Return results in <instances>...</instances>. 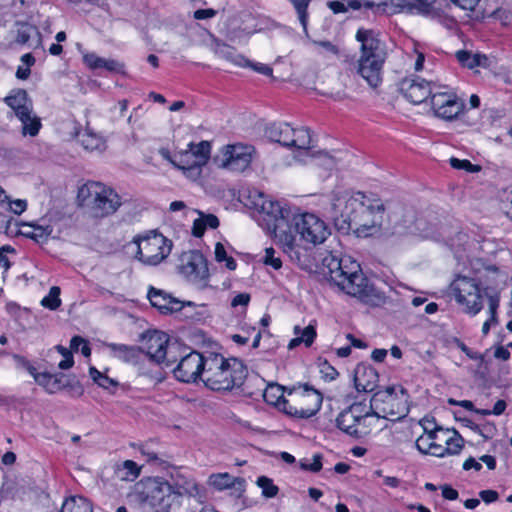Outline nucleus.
<instances>
[{"label":"nucleus","mask_w":512,"mask_h":512,"mask_svg":"<svg viewBox=\"0 0 512 512\" xmlns=\"http://www.w3.org/2000/svg\"><path fill=\"white\" fill-rule=\"evenodd\" d=\"M356 40L361 44L360 57H381L379 53L380 40L378 34L371 29L359 28L356 32Z\"/></svg>","instance_id":"393cba45"},{"label":"nucleus","mask_w":512,"mask_h":512,"mask_svg":"<svg viewBox=\"0 0 512 512\" xmlns=\"http://www.w3.org/2000/svg\"><path fill=\"white\" fill-rule=\"evenodd\" d=\"M450 165L454 169L465 170L469 173H475L480 171V166L472 164L469 160L450 158Z\"/></svg>","instance_id":"6e6d98bb"},{"label":"nucleus","mask_w":512,"mask_h":512,"mask_svg":"<svg viewBox=\"0 0 512 512\" xmlns=\"http://www.w3.org/2000/svg\"><path fill=\"white\" fill-rule=\"evenodd\" d=\"M289 226L296 245L292 251L284 252L303 267L308 261L309 250L323 244L331 235V229L324 219L312 212L294 215Z\"/></svg>","instance_id":"20e7f679"},{"label":"nucleus","mask_w":512,"mask_h":512,"mask_svg":"<svg viewBox=\"0 0 512 512\" xmlns=\"http://www.w3.org/2000/svg\"><path fill=\"white\" fill-rule=\"evenodd\" d=\"M450 2L463 11L472 13L475 12L481 0H450Z\"/></svg>","instance_id":"052dcab7"},{"label":"nucleus","mask_w":512,"mask_h":512,"mask_svg":"<svg viewBox=\"0 0 512 512\" xmlns=\"http://www.w3.org/2000/svg\"><path fill=\"white\" fill-rule=\"evenodd\" d=\"M256 483L261 488L262 494L266 498H273L277 495L278 487L273 484V481L270 478L260 476Z\"/></svg>","instance_id":"8fccbe9b"},{"label":"nucleus","mask_w":512,"mask_h":512,"mask_svg":"<svg viewBox=\"0 0 512 512\" xmlns=\"http://www.w3.org/2000/svg\"><path fill=\"white\" fill-rule=\"evenodd\" d=\"M77 198L82 205L88 206L96 217L114 214L122 205L131 200L128 194H119L113 188L96 181L83 184Z\"/></svg>","instance_id":"0eeeda50"},{"label":"nucleus","mask_w":512,"mask_h":512,"mask_svg":"<svg viewBox=\"0 0 512 512\" xmlns=\"http://www.w3.org/2000/svg\"><path fill=\"white\" fill-rule=\"evenodd\" d=\"M206 229L207 228L205 227V223H203V220L201 219L200 216H199V218L194 220L193 227H192V233L195 237H201L204 234Z\"/></svg>","instance_id":"0e129e2a"},{"label":"nucleus","mask_w":512,"mask_h":512,"mask_svg":"<svg viewBox=\"0 0 512 512\" xmlns=\"http://www.w3.org/2000/svg\"><path fill=\"white\" fill-rule=\"evenodd\" d=\"M378 5L379 0H331L327 2V7L334 14H345L349 11L372 9Z\"/></svg>","instance_id":"bb28decb"},{"label":"nucleus","mask_w":512,"mask_h":512,"mask_svg":"<svg viewBox=\"0 0 512 512\" xmlns=\"http://www.w3.org/2000/svg\"><path fill=\"white\" fill-rule=\"evenodd\" d=\"M21 122V133L23 136L35 137L39 134L42 127L41 119L33 112L25 113L23 118L17 117Z\"/></svg>","instance_id":"58836bf2"},{"label":"nucleus","mask_w":512,"mask_h":512,"mask_svg":"<svg viewBox=\"0 0 512 512\" xmlns=\"http://www.w3.org/2000/svg\"><path fill=\"white\" fill-rule=\"evenodd\" d=\"M215 15L216 12L213 9H198L194 12V18L197 20L212 18Z\"/></svg>","instance_id":"774afa93"},{"label":"nucleus","mask_w":512,"mask_h":512,"mask_svg":"<svg viewBox=\"0 0 512 512\" xmlns=\"http://www.w3.org/2000/svg\"><path fill=\"white\" fill-rule=\"evenodd\" d=\"M60 512H93V508L86 498L72 496L63 502Z\"/></svg>","instance_id":"ea45409f"},{"label":"nucleus","mask_w":512,"mask_h":512,"mask_svg":"<svg viewBox=\"0 0 512 512\" xmlns=\"http://www.w3.org/2000/svg\"><path fill=\"white\" fill-rule=\"evenodd\" d=\"M322 275L334 286L351 296H363L368 292V280L360 265L350 257L338 258L328 253L322 260Z\"/></svg>","instance_id":"39448f33"},{"label":"nucleus","mask_w":512,"mask_h":512,"mask_svg":"<svg viewBox=\"0 0 512 512\" xmlns=\"http://www.w3.org/2000/svg\"><path fill=\"white\" fill-rule=\"evenodd\" d=\"M289 396V403H284V407L287 408L286 414L291 417L308 419L321 409L322 394L308 385L292 389Z\"/></svg>","instance_id":"2eb2a0df"},{"label":"nucleus","mask_w":512,"mask_h":512,"mask_svg":"<svg viewBox=\"0 0 512 512\" xmlns=\"http://www.w3.org/2000/svg\"><path fill=\"white\" fill-rule=\"evenodd\" d=\"M250 302V295L248 293H239L233 297L231 306L236 308L238 306L247 307Z\"/></svg>","instance_id":"e2e57ef3"},{"label":"nucleus","mask_w":512,"mask_h":512,"mask_svg":"<svg viewBox=\"0 0 512 512\" xmlns=\"http://www.w3.org/2000/svg\"><path fill=\"white\" fill-rule=\"evenodd\" d=\"M455 56L463 67L469 69L477 67L487 68L489 66L488 57L482 53H472L467 50H459L456 52Z\"/></svg>","instance_id":"f704fd0d"},{"label":"nucleus","mask_w":512,"mask_h":512,"mask_svg":"<svg viewBox=\"0 0 512 512\" xmlns=\"http://www.w3.org/2000/svg\"><path fill=\"white\" fill-rule=\"evenodd\" d=\"M266 135L271 141L291 149L293 158L302 164H314L332 170L346 156L341 151L331 154L316 150L310 130L304 127L293 128L288 123H273L267 127Z\"/></svg>","instance_id":"f03ea898"},{"label":"nucleus","mask_w":512,"mask_h":512,"mask_svg":"<svg viewBox=\"0 0 512 512\" xmlns=\"http://www.w3.org/2000/svg\"><path fill=\"white\" fill-rule=\"evenodd\" d=\"M263 398L267 404L273 405L286 414L287 408L284 403H289V399L284 397V388L275 383L268 384L263 392Z\"/></svg>","instance_id":"72a5a7b5"},{"label":"nucleus","mask_w":512,"mask_h":512,"mask_svg":"<svg viewBox=\"0 0 512 512\" xmlns=\"http://www.w3.org/2000/svg\"><path fill=\"white\" fill-rule=\"evenodd\" d=\"M206 357L199 352L191 351L182 356L177 366L173 369L175 378L184 383L196 382L200 377L204 378Z\"/></svg>","instance_id":"6ab92c4d"},{"label":"nucleus","mask_w":512,"mask_h":512,"mask_svg":"<svg viewBox=\"0 0 512 512\" xmlns=\"http://www.w3.org/2000/svg\"><path fill=\"white\" fill-rule=\"evenodd\" d=\"M479 496L487 504L495 502L498 499V493L495 490H482Z\"/></svg>","instance_id":"69168bd1"},{"label":"nucleus","mask_w":512,"mask_h":512,"mask_svg":"<svg viewBox=\"0 0 512 512\" xmlns=\"http://www.w3.org/2000/svg\"><path fill=\"white\" fill-rule=\"evenodd\" d=\"M83 62L92 70L105 69L107 71H120L123 68V65L116 60L99 57L93 52L83 53Z\"/></svg>","instance_id":"2f4dec72"},{"label":"nucleus","mask_w":512,"mask_h":512,"mask_svg":"<svg viewBox=\"0 0 512 512\" xmlns=\"http://www.w3.org/2000/svg\"><path fill=\"white\" fill-rule=\"evenodd\" d=\"M136 494L144 512H175L180 506L168 481L161 477L141 480Z\"/></svg>","instance_id":"6e6552de"},{"label":"nucleus","mask_w":512,"mask_h":512,"mask_svg":"<svg viewBox=\"0 0 512 512\" xmlns=\"http://www.w3.org/2000/svg\"><path fill=\"white\" fill-rule=\"evenodd\" d=\"M89 375L95 384L105 390L115 389L118 386V382L115 379L110 378L93 366L89 368Z\"/></svg>","instance_id":"79ce46f5"},{"label":"nucleus","mask_w":512,"mask_h":512,"mask_svg":"<svg viewBox=\"0 0 512 512\" xmlns=\"http://www.w3.org/2000/svg\"><path fill=\"white\" fill-rule=\"evenodd\" d=\"M211 153V145L208 141H201L197 144L189 143L187 149L170 154L162 150L161 155L168 160L175 168L190 181L200 179L203 167L208 163Z\"/></svg>","instance_id":"1a4fd4ad"},{"label":"nucleus","mask_w":512,"mask_h":512,"mask_svg":"<svg viewBox=\"0 0 512 512\" xmlns=\"http://www.w3.org/2000/svg\"><path fill=\"white\" fill-rule=\"evenodd\" d=\"M431 426H433V424L429 421H425L423 423L424 432L417 438L416 447L423 454H429L438 457L441 455L442 449L439 446L433 444L434 442L432 441L433 439L430 429Z\"/></svg>","instance_id":"7c9ffc66"},{"label":"nucleus","mask_w":512,"mask_h":512,"mask_svg":"<svg viewBox=\"0 0 512 512\" xmlns=\"http://www.w3.org/2000/svg\"><path fill=\"white\" fill-rule=\"evenodd\" d=\"M254 148L250 145L232 144L222 147L216 156V162L222 168L243 172L252 161Z\"/></svg>","instance_id":"f3484780"},{"label":"nucleus","mask_w":512,"mask_h":512,"mask_svg":"<svg viewBox=\"0 0 512 512\" xmlns=\"http://www.w3.org/2000/svg\"><path fill=\"white\" fill-rule=\"evenodd\" d=\"M431 429V435H432V441L433 444L439 446L441 449H444L445 444L449 441L450 437V430L443 429L441 427H430Z\"/></svg>","instance_id":"603ef678"},{"label":"nucleus","mask_w":512,"mask_h":512,"mask_svg":"<svg viewBox=\"0 0 512 512\" xmlns=\"http://www.w3.org/2000/svg\"><path fill=\"white\" fill-rule=\"evenodd\" d=\"M79 350L85 357H89L91 355V349L88 342L80 336H74L70 342V351L78 352Z\"/></svg>","instance_id":"5fc2aeb1"},{"label":"nucleus","mask_w":512,"mask_h":512,"mask_svg":"<svg viewBox=\"0 0 512 512\" xmlns=\"http://www.w3.org/2000/svg\"><path fill=\"white\" fill-rule=\"evenodd\" d=\"M430 104L434 115L445 121L456 119L465 108L464 101L452 88L445 85H437Z\"/></svg>","instance_id":"dca6fc26"},{"label":"nucleus","mask_w":512,"mask_h":512,"mask_svg":"<svg viewBox=\"0 0 512 512\" xmlns=\"http://www.w3.org/2000/svg\"><path fill=\"white\" fill-rule=\"evenodd\" d=\"M491 16L503 26H510L512 24V11L507 8H498Z\"/></svg>","instance_id":"bf43d9fd"},{"label":"nucleus","mask_w":512,"mask_h":512,"mask_svg":"<svg viewBox=\"0 0 512 512\" xmlns=\"http://www.w3.org/2000/svg\"><path fill=\"white\" fill-rule=\"evenodd\" d=\"M200 217L203 220V223H205L206 228L215 229L219 226L218 218L212 214L203 215L200 213Z\"/></svg>","instance_id":"338daca9"},{"label":"nucleus","mask_w":512,"mask_h":512,"mask_svg":"<svg viewBox=\"0 0 512 512\" xmlns=\"http://www.w3.org/2000/svg\"><path fill=\"white\" fill-rule=\"evenodd\" d=\"M179 345L171 343L168 334L158 331L149 330L145 332L140 341L139 350L143 352L150 361L170 366L177 361L175 352L178 351Z\"/></svg>","instance_id":"ddd939ff"},{"label":"nucleus","mask_w":512,"mask_h":512,"mask_svg":"<svg viewBox=\"0 0 512 512\" xmlns=\"http://www.w3.org/2000/svg\"><path fill=\"white\" fill-rule=\"evenodd\" d=\"M433 1L434 0H401V3L398 5L410 13L430 17L433 15Z\"/></svg>","instance_id":"4c0bfd02"},{"label":"nucleus","mask_w":512,"mask_h":512,"mask_svg":"<svg viewBox=\"0 0 512 512\" xmlns=\"http://www.w3.org/2000/svg\"><path fill=\"white\" fill-rule=\"evenodd\" d=\"M148 299L153 307L162 314H171L182 310L185 303L173 297L167 292L150 287L148 291Z\"/></svg>","instance_id":"5701e85b"},{"label":"nucleus","mask_w":512,"mask_h":512,"mask_svg":"<svg viewBox=\"0 0 512 512\" xmlns=\"http://www.w3.org/2000/svg\"><path fill=\"white\" fill-rule=\"evenodd\" d=\"M79 142L87 151L103 152L106 149L105 139L92 129L87 127L82 133L79 134Z\"/></svg>","instance_id":"c9c22d12"},{"label":"nucleus","mask_w":512,"mask_h":512,"mask_svg":"<svg viewBox=\"0 0 512 512\" xmlns=\"http://www.w3.org/2000/svg\"><path fill=\"white\" fill-rule=\"evenodd\" d=\"M385 207L372 193L335 191L331 217L339 230H351L357 237L376 234L383 223Z\"/></svg>","instance_id":"f257e3e1"},{"label":"nucleus","mask_w":512,"mask_h":512,"mask_svg":"<svg viewBox=\"0 0 512 512\" xmlns=\"http://www.w3.org/2000/svg\"><path fill=\"white\" fill-rule=\"evenodd\" d=\"M55 349L62 355L63 359L59 362L58 367L62 370H67L71 368L74 364V359L72 353L69 349L57 345Z\"/></svg>","instance_id":"13d9d810"},{"label":"nucleus","mask_w":512,"mask_h":512,"mask_svg":"<svg viewBox=\"0 0 512 512\" xmlns=\"http://www.w3.org/2000/svg\"><path fill=\"white\" fill-rule=\"evenodd\" d=\"M300 467L305 471L319 472L322 469V456L314 454L311 458L301 459Z\"/></svg>","instance_id":"864d4df0"},{"label":"nucleus","mask_w":512,"mask_h":512,"mask_svg":"<svg viewBox=\"0 0 512 512\" xmlns=\"http://www.w3.org/2000/svg\"><path fill=\"white\" fill-rule=\"evenodd\" d=\"M378 379V373L371 366L359 364L355 368L354 383L359 392H372L377 386Z\"/></svg>","instance_id":"b1692460"},{"label":"nucleus","mask_w":512,"mask_h":512,"mask_svg":"<svg viewBox=\"0 0 512 512\" xmlns=\"http://www.w3.org/2000/svg\"><path fill=\"white\" fill-rule=\"evenodd\" d=\"M246 206L255 211L259 226L279 242L283 251L293 250L296 244L287 219L288 211L278 201L258 190H252L248 194Z\"/></svg>","instance_id":"7ed1b4c3"},{"label":"nucleus","mask_w":512,"mask_h":512,"mask_svg":"<svg viewBox=\"0 0 512 512\" xmlns=\"http://www.w3.org/2000/svg\"><path fill=\"white\" fill-rule=\"evenodd\" d=\"M486 289L493 288H481L476 279L460 275L449 286L451 297L461 307V310L470 316H476L483 309Z\"/></svg>","instance_id":"f8f14e48"},{"label":"nucleus","mask_w":512,"mask_h":512,"mask_svg":"<svg viewBox=\"0 0 512 512\" xmlns=\"http://www.w3.org/2000/svg\"><path fill=\"white\" fill-rule=\"evenodd\" d=\"M485 296L488 301L489 318L483 323L482 332L488 334L491 325L497 323V310L500 303V292L497 289H486Z\"/></svg>","instance_id":"473e14b6"},{"label":"nucleus","mask_w":512,"mask_h":512,"mask_svg":"<svg viewBox=\"0 0 512 512\" xmlns=\"http://www.w3.org/2000/svg\"><path fill=\"white\" fill-rule=\"evenodd\" d=\"M117 476L122 480L133 481L140 473L137 464L132 460H126L116 470Z\"/></svg>","instance_id":"37998d69"},{"label":"nucleus","mask_w":512,"mask_h":512,"mask_svg":"<svg viewBox=\"0 0 512 512\" xmlns=\"http://www.w3.org/2000/svg\"><path fill=\"white\" fill-rule=\"evenodd\" d=\"M377 425L378 417L363 402L353 403L336 417V426L354 438L368 435Z\"/></svg>","instance_id":"9b49d317"},{"label":"nucleus","mask_w":512,"mask_h":512,"mask_svg":"<svg viewBox=\"0 0 512 512\" xmlns=\"http://www.w3.org/2000/svg\"><path fill=\"white\" fill-rule=\"evenodd\" d=\"M312 0H290L292 3L297 15L299 22L303 28V31L307 33V26H308V6Z\"/></svg>","instance_id":"a18cd8bd"},{"label":"nucleus","mask_w":512,"mask_h":512,"mask_svg":"<svg viewBox=\"0 0 512 512\" xmlns=\"http://www.w3.org/2000/svg\"><path fill=\"white\" fill-rule=\"evenodd\" d=\"M449 441L445 444L444 449L439 457L446 455H456L463 448V439L456 431H450Z\"/></svg>","instance_id":"c03bdc74"},{"label":"nucleus","mask_w":512,"mask_h":512,"mask_svg":"<svg viewBox=\"0 0 512 512\" xmlns=\"http://www.w3.org/2000/svg\"><path fill=\"white\" fill-rule=\"evenodd\" d=\"M383 63L384 59L382 57H360L357 62V73L369 86L376 88L382 82Z\"/></svg>","instance_id":"4be33fe9"},{"label":"nucleus","mask_w":512,"mask_h":512,"mask_svg":"<svg viewBox=\"0 0 512 512\" xmlns=\"http://www.w3.org/2000/svg\"><path fill=\"white\" fill-rule=\"evenodd\" d=\"M31 228V232L27 235L37 242L45 241L53 232V228L49 224H33Z\"/></svg>","instance_id":"49530a36"},{"label":"nucleus","mask_w":512,"mask_h":512,"mask_svg":"<svg viewBox=\"0 0 512 512\" xmlns=\"http://www.w3.org/2000/svg\"><path fill=\"white\" fill-rule=\"evenodd\" d=\"M109 348L114 357L128 363H134L139 352V348L124 344H110Z\"/></svg>","instance_id":"a19ab883"},{"label":"nucleus","mask_w":512,"mask_h":512,"mask_svg":"<svg viewBox=\"0 0 512 512\" xmlns=\"http://www.w3.org/2000/svg\"><path fill=\"white\" fill-rule=\"evenodd\" d=\"M214 254H215V259L217 262H219V263L224 262L225 266L229 270L236 269V267H237L236 261L234 260L233 257L227 255L225 247L220 242L216 243Z\"/></svg>","instance_id":"09e8293b"},{"label":"nucleus","mask_w":512,"mask_h":512,"mask_svg":"<svg viewBox=\"0 0 512 512\" xmlns=\"http://www.w3.org/2000/svg\"><path fill=\"white\" fill-rule=\"evenodd\" d=\"M4 102L13 110L16 117L23 118L25 113L33 111L32 101L27 92L23 89L11 91L10 94L4 98Z\"/></svg>","instance_id":"a878e982"},{"label":"nucleus","mask_w":512,"mask_h":512,"mask_svg":"<svg viewBox=\"0 0 512 512\" xmlns=\"http://www.w3.org/2000/svg\"><path fill=\"white\" fill-rule=\"evenodd\" d=\"M262 262L275 270H279L282 267V260L276 255V251L273 247L265 248Z\"/></svg>","instance_id":"3c124183"},{"label":"nucleus","mask_w":512,"mask_h":512,"mask_svg":"<svg viewBox=\"0 0 512 512\" xmlns=\"http://www.w3.org/2000/svg\"><path fill=\"white\" fill-rule=\"evenodd\" d=\"M437 84L422 78L405 79L401 82L400 90L403 96L413 104H421L432 97Z\"/></svg>","instance_id":"aec40b11"},{"label":"nucleus","mask_w":512,"mask_h":512,"mask_svg":"<svg viewBox=\"0 0 512 512\" xmlns=\"http://www.w3.org/2000/svg\"><path fill=\"white\" fill-rule=\"evenodd\" d=\"M27 370L34 378L35 382L42 386L48 393L53 394L63 388V384L58 375H53L47 372L39 373L33 366H28Z\"/></svg>","instance_id":"c85d7f7f"},{"label":"nucleus","mask_w":512,"mask_h":512,"mask_svg":"<svg viewBox=\"0 0 512 512\" xmlns=\"http://www.w3.org/2000/svg\"><path fill=\"white\" fill-rule=\"evenodd\" d=\"M408 395L400 385L389 386L377 391L371 398L369 408L372 414L392 421L401 419L408 413Z\"/></svg>","instance_id":"9d476101"},{"label":"nucleus","mask_w":512,"mask_h":512,"mask_svg":"<svg viewBox=\"0 0 512 512\" xmlns=\"http://www.w3.org/2000/svg\"><path fill=\"white\" fill-rule=\"evenodd\" d=\"M295 338L291 339L288 343V349L292 350L300 344H305L306 347H310L316 336V321H311L308 326L305 328H300L299 326L294 327Z\"/></svg>","instance_id":"c756f323"},{"label":"nucleus","mask_w":512,"mask_h":512,"mask_svg":"<svg viewBox=\"0 0 512 512\" xmlns=\"http://www.w3.org/2000/svg\"><path fill=\"white\" fill-rule=\"evenodd\" d=\"M215 53L218 57L239 67H246L248 64H250L248 59H246L243 55L238 54L233 47L227 44H218L216 46Z\"/></svg>","instance_id":"e433bc0d"},{"label":"nucleus","mask_w":512,"mask_h":512,"mask_svg":"<svg viewBox=\"0 0 512 512\" xmlns=\"http://www.w3.org/2000/svg\"><path fill=\"white\" fill-rule=\"evenodd\" d=\"M136 247L137 259L149 266H156L168 257L172 242L156 231L138 235L132 241Z\"/></svg>","instance_id":"4468645a"},{"label":"nucleus","mask_w":512,"mask_h":512,"mask_svg":"<svg viewBox=\"0 0 512 512\" xmlns=\"http://www.w3.org/2000/svg\"><path fill=\"white\" fill-rule=\"evenodd\" d=\"M178 501L184 496L194 497L199 494V486L196 480L188 472L175 469L167 480Z\"/></svg>","instance_id":"412c9836"},{"label":"nucleus","mask_w":512,"mask_h":512,"mask_svg":"<svg viewBox=\"0 0 512 512\" xmlns=\"http://www.w3.org/2000/svg\"><path fill=\"white\" fill-rule=\"evenodd\" d=\"M177 269L194 284L204 283L209 276L206 259L199 251L183 252L178 259Z\"/></svg>","instance_id":"a211bd4d"},{"label":"nucleus","mask_w":512,"mask_h":512,"mask_svg":"<svg viewBox=\"0 0 512 512\" xmlns=\"http://www.w3.org/2000/svg\"><path fill=\"white\" fill-rule=\"evenodd\" d=\"M207 483L218 491L236 488L238 491L243 492L245 489V480L243 478L234 477L227 472L211 474L208 477Z\"/></svg>","instance_id":"cd10ccee"},{"label":"nucleus","mask_w":512,"mask_h":512,"mask_svg":"<svg viewBox=\"0 0 512 512\" xmlns=\"http://www.w3.org/2000/svg\"><path fill=\"white\" fill-rule=\"evenodd\" d=\"M246 67H250L255 72L260 73L265 76H271L273 73V70L269 65L259 63V62L253 63L250 61V64H248Z\"/></svg>","instance_id":"680f3d73"},{"label":"nucleus","mask_w":512,"mask_h":512,"mask_svg":"<svg viewBox=\"0 0 512 512\" xmlns=\"http://www.w3.org/2000/svg\"><path fill=\"white\" fill-rule=\"evenodd\" d=\"M3 207H7V209L15 215H21L27 209V201L24 199L11 200L8 196Z\"/></svg>","instance_id":"4d7b16f0"},{"label":"nucleus","mask_w":512,"mask_h":512,"mask_svg":"<svg viewBox=\"0 0 512 512\" xmlns=\"http://www.w3.org/2000/svg\"><path fill=\"white\" fill-rule=\"evenodd\" d=\"M246 375L245 365L237 358H225L215 353L206 356L203 382L211 390H231L235 386H240Z\"/></svg>","instance_id":"423d86ee"},{"label":"nucleus","mask_w":512,"mask_h":512,"mask_svg":"<svg viewBox=\"0 0 512 512\" xmlns=\"http://www.w3.org/2000/svg\"><path fill=\"white\" fill-rule=\"evenodd\" d=\"M41 305L50 310H56L61 305L60 288L53 286L49 293L41 300Z\"/></svg>","instance_id":"de8ad7c7"}]
</instances>
